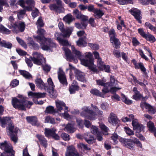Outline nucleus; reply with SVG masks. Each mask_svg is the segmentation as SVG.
Wrapping results in <instances>:
<instances>
[{"label":"nucleus","instance_id":"0eeeda50","mask_svg":"<svg viewBox=\"0 0 156 156\" xmlns=\"http://www.w3.org/2000/svg\"><path fill=\"white\" fill-rule=\"evenodd\" d=\"M24 100H19L16 98H13L12 104L13 107L16 109L21 110H25V106L24 104Z\"/></svg>","mask_w":156,"mask_h":156},{"label":"nucleus","instance_id":"dca6fc26","mask_svg":"<svg viewBox=\"0 0 156 156\" xmlns=\"http://www.w3.org/2000/svg\"><path fill=\"white\" fill-rule=\"evenodd\" d=\"M108 122L112 125L116 124L119 122L116 115L113 113L110 114L108 119Z\"/></svg>","mask_w":156,"mask_h":156},{"label":"nucleus","instance_id":"13d9d810","mask_svg":"<svg viewBox=\"0 0 156 156\" xmlns=\"http://www.w3.org/2000/svg\"><path fill=\"white\" fill-rule=\"evenodd\" d=\"M18 17L19 19L22 18L25 13V11L24 10H18L16 12Z\"/></svg>","mask_w":156,"mask_h":156},{"label":"nucleus","instance_id":"ddd939ff","mask_svg":"<svg viewBox=\"0 0 156 156\" xmlns=\"http://www.w3.org/2000/svg\"><path fill=\"white\" fill-rule=\"evenodd\" d=\"M108 92V90L105 89L104 88L102 90L101 92L95 88L92 89L90 91L92 94L103 98L104 97L105 95Z\"/></svg>","mask_w":156,"mask_h":156},{"label":"nucleus","instance_id":"423d86ee","mask_svg":"<svg viewBox=\"0 0 156 156\" xmlns=\"http://www.w3.org/2000/svg\"><path fill=\"white\" fill-rule=\"evenodd\" d=\"M9 29L14 33L16 34L23 32L25 28V24L22 22L12 23L9 27Z\"/></svg>","mask_w":156,"mask_h":156},{"label":"nucleus","instance_id":"5fc2aeb1","mask_svg":"<svg viewBox=\"0 0 156 156\" xmlns=\"http://www.w3.org/2000/svg\"><path fill=\"white\" fill-rule=\"evenodd\" d=\"M145 26L146 27L149 28L151 30L155 32H156V27L153 26L149 22H147L146 23H145Z\"/></svg>","mask_w":156,"mask_h":156},{"label":"nucleus","instance_id":"bf43d9fd","mask_svg":"<svg viewBox=\"0 0 156 156\" xmlns=\"http://www.w3.org/2000/svg\"><path fill=\"white\" fill-rule=\"evenodd\" d=\"M118 136L116 133H114L112 134L111 139L113 140L114 144H116L118 143Z\"/></svg>","mask_w":156,"mask_h":156},{"label":"nucleus","instance_id":"f03ea898","mask_svg":"<svg viewBox=\"0 0 156 156\" xmlns=\"http://www.w3.org/2000/svg\"><path fill=\"white\" fill-rule=\"evenodd\" d=\"M94 111L90 110L88 107L84 106L82 109L81 115L90 120H93L97 118L103 114L102 111L98 109L96 106L93 107Z\"/></svg>","mask_w":156,"mask_h":156},{"label":"nucleus","instance_id":"20e7f679","mask_svg":"<svg viewBox=\"0 0 156 156\" xmlns=\"http://www.w3.org/2000/svg\"><path fill=\"white\" fill-rule=\"evenodd\" d=\"M33 57L31 58V59L34 64L38 65L42 64L43 70L46 72H48L50 70L51 67L49 66L42 64L43 63H45V59L43 55L36 52L33 54Z\"/></svg>","mask_w":156,"mask_h":156},{"label":"nucleus","instance_id":"393cba45","mask_svg":"<svg viewBox=\"0 0 156 156\" xmlns=\"http://www.w3.org/2000/svg\"><path fill=\"white\" fill-rule=\"evenodd\" d=\"M35 84L37 87L41 89L45 88V85L42 80L41 78H37L35 80Z\"/></svg>","mask_w":156,"mask_h":156},{"label":"nucleus","instance_id":"3c124183","mask_svg":"<svg viewBox=\"0 0 156 156\" xmlns=\"http://www.w3.org/2000/svg\"><path fill=\"white\" fill-rule=\"evenodd\" d=\"M16 39L18 42V43L22 47L24 48H26L27 47V46L26 43L24 42V41L20 39L18 37H16Z\"/></svg>","mask_w":156,"mask_h":156},{"label":"nucleus","instance_id":"f704fd0d","mask_svg":"<svg viewBox=\"0 0 156 156\" xmlns=\"http://www.w3.org/2000/svg\"><path fill=\"white\" fill-rule=\"evenodd\" d=\"M49 8L50 10L52 11H55L56 12H61L60 9H61L60 7H59L55 4H51L49 6Z\"/></svg>","mask_w":156,"mask_h":156},{"label":"nucleus","instance_id":"c756f323","mask_svg":"<svg viewBox=\"0 0 156 156\" xmlns=\"http://www.w3.org/2000/svg\"><path fill=\"white\" fill-rule=\"evenodd\" d=\"M63 20L66 23L69 24L74 20L73 16L70 14H68L63 19Z\"/></svg>","mask_w":156,"mask_h":156},{"label":"nucleus","instance_id":"680f3d73","mask_svg":"<svg viewBox=\"0 0 156 156\" xmlns=\"http://www.w3.org/2000/svg\"><path fill=\"white\" fill-rule=\"evenodd\" d=\"M36 24L37 26V28L39 27H43L44 26V23L41 17L39 18Z\"/></svg>","mask_w":156,"mask_h":156},{"label":"nucleus","instance_id":"c03bdc74","mask_svg":"<svg viewBox=\"0 0 156 156\" xmlns=\"http://www.w3.org/2000/svg\"><path fill=\"white\" fill-rule=\"evenodd\" d=\"M140 2L143 5H147L149 3L154 5L155 3L154 0H139Z\"/></svg>","mask_w":156,"mask_h":156},{"label":"nucleus","instance_id":"6e6d98bb","mask_svg":"<svg viewBox=\"0 0 156 156\" xmlns=\"http://www.w3.org/2000/svg\"><path fill=\"white\" fill-rule=\"evenodd\" d=\"M117 3L121 5H123L125 4L128 2L130 3H132L133 0H116Z\"/></svg>","mask_w":156,"mask_h":156},{"label":"nucleus","instance_id":"49530a36","mask_svg":"<svg viewBox=\"0 0 156 156\" xmlns=\"http://www.w3.org/2000/svg\"><path fill=\"white\" fill-rule=\"evenodd\" d=\"M132 143L133 144V146H134V144H137L138 147L141 149L142 148V144L138 139L135 138L132 139Z\"/></svg>","mask_w":156,"mask_h":156},{"label":"nucleus","instance_id":"473e14b6","mask_svg":"<svg viewBox=\"0 0 156 156\" xmlns=\"http://www.w3.org/2000/svg\"><path fill=\"white\" fill-rule=\"evenodd\" d=\"M110 41L112 45H114V47L116 48H118L120 45V44L119 40L116 37L110 39Z\"/></svg>","mask_w":156,"mask_h":156},{"label":"nucleus","instance_id":"9b49d317","mask_svg":"<svg viewBox=\"0 0 156 156\" xmlns=\"http://www.w3.org/2000/svg\"><path fill=\"white\" fill-rule=\"evenodd\" d=\"M58 78L61 83L62 84L67 85V83L66 77L62 70L60 68H59L58 72Z\"/></svg>","mask_w":156,"mask_h":156},{"label":"nucleus","instance_id":"1a4fd4ad","mask_svg":"<svg viewBox=\"0 0 156 156\" xmlns=\"http://www.w3.org/2000/svg\"><path fill=\"white\" fill-rule=\"evenodd\" d=\"M56 129L54 128H52L51 129H45V134L47 137L52 136L53 138L56 140L59 139L60 137L55 133Z\"/></svg>","mask_w":156,"mask_h":156},{"label":"nucleus","instance_id":"0e129e2a","mask_svg":"<svg viewBox=\"0 0 156 156\" xmlns=\"http://www.w3.org/2000/svg\"><path fill=\"white\" fill-rule=\"evenodd\" d=\"M77 36L82 38H87V35L83 30L77 32Z\"/></svg>","mask_w":156,"mask_h":156},{"label":"nucleus","instance_id":"09e8293b","mask_svg":"<svg viewBox=\"0 0 156 156\" xmlns=\"http://www.w3.org/2000/svg\"><path fill=\"white\" fill-rule=\"evenodd\" d=\"M0 45L5 48H10L12 47V44L11 43H6L5 41H2L0 42Z\"/></svg>","mask_w":156,"mask_h":156},{"label":"nucleus","instance_id":"f8f14e48","mask_svg":"<svg viewBox=\"0 0 156 156\" xmlns=\"http://www.w3.org/2000/svg\"><path fill=\"white\" fill-rule=\"evenodd\" d=\"M120 142L123 145L131 149L133 148V144L132 143V139H126L123 138H120L119 139Z\"/></svg>","mask_w":156,"mask_h":156},{"label":"nucleus","instance_id":"de8ad7c7","mask_svg":"<svg viewBox=\"0 0 156 156\" xmlns=\"http://www.w3.org/2000/svg\"><path fill=\"white\" fill-rule=\"evenodd\" d=\"M49 93L50 96L52 98H55L57 96V94L56 91L55 90L54 88H50Z\"/></svg>","mask_w":156,"mask_h":156},{"label":"nucleus","instance_id":"79ce46f5","mask_svg":"<svg viewBox=\"0 0 156 156\" xmlns=\"http://www.w3.org/2000/svg\"><path fill=\"white\" fill-rule=\"evenodd\" d=\"M19 72L21 74L26 78L30 79L32 77L31 75L26 71L20 70Z\"/></svg>","mask_w":156,"mask_h":156},{"label":"nucleus","instance_id":"a211bd4d","mask_svg":"<svg viewBox=\"0 0 156 156\" xmlns=\"http://www.w3.org/2000/svg\"><path fill=\"white\" fill-rule=\"evenodd\" d=\"M0 122L1 123V126L3 127H5V125L8 123H9V126L11 125L13 126L12 124H11V120L9 117H5L2 118L0 117Z\"/></svg>","mask_w":156,"mask_h":156},{"label":"nucleus","instance_id":"4be33fe9","mask_svg":"<svg viewBox=\"0 0 156 156\" xmlns=\"http://www.w3.org/2000/svg\"><path fill=\"white\" fill-rule=\"evenodd\" d=\"M62 49L65 52L67 60L71 61L74 59V57L72 55L71 52L69 49L66 47H63Z\"/></svg>","mask_w":156,"mask_h":156},{"label":"nucleus","instance_id":"774afa93","mask_svg":"<svg viewBox=\"0 0 156 156\" xmlns=\"http://www.w3.org/2000/svg\"><path fill=\"white\" fill-rule=\"evenodd\" d=\"M144 129V126L142 124H140L136 128H135L134 129L136 130V132H140L143 131Z\"/></svg>","mask_w":156,"mask_h":156},{"label":"nucleus","instance_id":"338daca9","mask_svg":"<svg viewBox=\"0 0 156 156\" xmlns=\"http://www.w3.org/2000/svg\"><path fill=\"white\" fill-rule=\"evenodd\" d=\"M59 43L60 44L63 46H67L69 45L68 41L66 40L62 39Z\"/></svg>","mask_w":156,"mask_h":156},{"label":"nucleus","instance_id":"72a5a7b5","mask_svg":"<svg viewBox=\"0 0 156 156\" xmlns=\"http://www.w3.org/2000/svg\"><path fill=\"white\" fill-rule=\"evenodd\" d=\"M147 126L149 131L155 132H156V128L154 125L153 122L151 121H149L147 123Z\"/></svg>","mask_w":156,"mask_h":156},{"label":"nucleus","instance_id":"cd10ccee","mask_svg":"<svg viewBox=\"0 0 156 156\" xmlns=\"http://www.w3.org/2000/svg\"><path fill=\"white\" fill-rule=\"evenodd\" d=\"M29 96H31L33 97L37 98H42L45 97L46 93H34L30 92L28 93Z\"/></svg>","mask_w":156,"mask_h":156},{"label":"nucleus","instance_id":"2eb2a0df","mask_svg":"<svg viewBox=\"0 0 156 156\" xmlns=\"http://www.w3.org/2000/svg\"><path fill=\"white\" fill-rule=\"evenodd\" d=\"M141 107L143 109L145 108L147 109L149 113L151 114H154L156 112V110L154 109L150 105L145 102H142L140 105Z\"/></svg>","mask_w":156,"mask_h":156},{"label":"nucleus","instance_id":"a878e982","mask_svg":"<svg viewBox=\"0 0 156 156\" xmlns=\"http://www.w3.org/2000/svg\"><path fill=\"white\" fill-rule=\"evenodd\" d=\"M56 106L57 112H61L63 109V107L65 106V103L62 101L60 100H57L55 101Z\"/></svg>","mask_w":156,"mask_h":156},{"label":"nucleus","instance_id":"8fccbe9b","mask_svg":"<svg viewBox=\"0 0 156 156\" xmlns=\"http://www.w3.org/2000/svg\"><path fill=\"white\" fill-rule=\"evenodd\" d=\"M44 122L45 123H50L52 124H54L55 123L54 119L49 116H47L45 118Z\"/></svg>","mask_w":156,"mask_h":156},{"label":"nucleus","instance_id":"2f4dec72","mask_svg":"<svg viewBox=\"0 0 156 156\" xmlns=\"http://www.w3.org/2000/svg\"><path fill=\"white\" fill-rule=\"evenodd\" d=\"M37 137L44 147H46L47 145V141L44 138L42 135L37 134L36 135Z\"/></svg>","mask_w":156,"mask_h":156},{"label":"nucleus","instance_id":"7ed1b4c3","mask_svg":"<svg viewBox=\"0 0 156 156\" xmlns=\"http://www.w3.org/2000/svg\"><path fill=\"white\" fill-rule=\"evenodd\" d=\"M84 57L87 59H81V63L84 66L88 67V69L93 72L98 71L97 66L94 63V59L92 58V54L90 52H86L84 53Z\"/></svg>","mask_w":156,"mask_h":156},{"label":"nucleus","instance_id":"b1692460","mask_svg":"<svg viewBox=\"0 0 156 156\" xmlns=\"http://www.w3.org/2000/svg\"><path fill=\"white\" fill-rule=\"evenodd\" d=\"M71 48L73 54L81 61L82 57V52L76 49L73 46H72Z\"/></svg>","mask_w":156,"mask_h":156},{"label":"nucleus","instance_id":"c9c22d12","mask_svg":"<svg viewBox=\"0 0 156 156\" xmlns=\"http://www.w3.org/2000/svg\"><path fill=\"white\" fill-rule=\"evenodd\" d=\"M93 12L94 16L97 19L100 18L104 15V13L102 11L97 9H95Z\"/></svg>","mask_w":156,"mask_h":156},{"label":"nucleus","instance_id":"9d476101","mask_svg":"<svg viewBox=\"0 0 156 156\" xmlns=\"http://www.w3.org/2000/svg\"><path fill=\"white\" fill-rule=\"evenodd\" d=\"M8 130L9 131L8 132V134L11 136V139L14 143H16L17 141V138L16 136L12 135V133H16L18 130V129L17 128H14V126H9L8 128Z\"/></svg>","mask_w":156,"mask_h":156},{"label":"nucleus","instance_id":"37998d69","mask_svg":"<svg viewBox=\"0 0 156 156\" xmlns=\"http://www.w3.org/2000/svg\"><path fill=\"white\" fill-rule=\"evenodd\" d=\"M121 96L122 100L127 105H130L132 103V101L128 99L125 95L122 94Z\"/></svg>","mask_w":156,"mask_h":156},{"label":"nucleus","instance_id":"864d4df0","mask_svg":"<svg viewBox=\"0 0 156 156\" xmlns=\"http://www.w3.org/2000/svg\"><path fill=\"white\" fill-rule=\"evenodd\" d=\"M59 115L62 117H63L64 118L68 120H70L71 119V116L66 111H65L63 113H60Z\"/></svg>","mask_w":156,"mask_h":156},{"label":"nucleus","instance_id":"39448f33","mask_svg":"<svg viewBox=\"0 0 156 156\" xmlns=\"http://www.w3.org/2000/svg\"><path fill=\"white\" fill-rule=\"evenodd\" d=\"M0 148L5 151L1 154V156H14V152L10 144L7 141L1 143Z\"/></svg>","mask_w":156,"mask_h":156},{"label":"nucleus","instance_id":"052dcab7","mask_svg":"<svg viewBox=\"0 0 156 156\" xmlns=\"http://www.w3.org/2000/svg\"><path fill=\"white\" fill-rule=\"evenodd\" d=\"M77 146L79 148L84 149L86 150H89L90 148L87 147L86 145L82 143H80L77 144Z\"/></svg>","mask_w":156,"mask_h":156},{"label":"nucleus","instance_id":"ea45409f","mask_svg":"<svg viewBox=\"0 0 156 156\" xmlns=\"http://www.w3.org/2000/svg\"><path fill=\"white\" fill-rule=\"evenodd\" d=\"M45 113L55 114L57 111L54 109L53 107L50 106L47 107L45 110Z\"/></svg>","mask_w":156,"mask_h":156},{"label":"nucleus","instance_id":"e2e57ef3","mask_svg":"<svg viewBox=\"0 0 156 156\" xmlns=\"http://www.w3.org/2000/svg\"><path fill=\"white\" fill-rule=\"evenodd\" d=\"M100 127L101 129L103 131L105 132V133H104V134L106 135L107 134V133H106L108 130V129L107 127L105 126V125L101 123L100 124Z\"/></svg>","mask_w":156,"mask_h":156},{"label":"nucleus","instance_id":"603ef678","mask_svg":"<svg viewBox=\"0 0 156 156\" xmlns=\"http://www.w3.org/2000/svg\"><path fill=\"white\" fill-rule=\"evenodd\" d=\"M147 41H149L151 42H154L155 41V39L154 36L150 34H147L144 38Z\"/></svg>","mask_w":156,"mask_h":156},{"label":"nucleus","instance_id":"4468645a","mask_svg":"<svg viewBox=\"0 0 156 156\" xmlns=\"http://www.w3.org/2000/svg\"><path fill=\"white\" fill-rule=\"evenodd\" d=\"M130 12L132 15L134 16L138 22L141 23V20L142 19V16L140 10L136 9H134L131 10Z\"/></svg>","mask_w":156,"mask_h":156},{"label":"nucleus","instance_id":"a19ab883","mask_svg":"<svg viewBox=\"0 0 156 156\" xmlns=\"http://www.w3.org/2000/svg\"><path fill=\"white\" fill-rule=\"evenodd\" d=\"M97 66L98 69L101 70H102L104 69L105 64L102 61L101 59H99L97 61Z\"/></svg>","mask_w":156,"mask_h":156},{"label":"nucleus","instance_id":"e433bc0d","mask_svg":"<svg viewBox=\"0 0 156 156\" xmlns=\"http://www.w3.org/2000/svg\"><path fill=\"white\" fill-rule=\"evenodd\" d=\"M66 132L68 133H73L75 131V129L73 128V126L70 124L67 125L64 129Z\"/></svg>","mask_w":156,"mask_h":156},{"label":"nucleus","instance_id":"7c9ffc66","mask_svg":"<svg viewBox=\"0 0 156 156\" xmlns=\"http://www.w3.org/2000/svg\"><path fill=\"white\" fill-rule=\"evenodd\" d=\"M76 76L80 81L84 82L86 81L84 74L79 71L76 72Z\"/></svg>","mask_w":156,"mask_h":156},{"label":"nucleus","instance_id":"bb28decb","mask_svg":"<svg viewBox=\"0 0 156 156\" xmlns=\"http://www.w3.org/2000/svg\"><path fill=\"white\" fill-rule=\"evenodd\" d=\"M96 81L97 85H98L103 86L104 87V88L108 87V85L109 83H108V82H106V80L104 78L96 80Z\"/></svg>","mask_w":156,"mask_h":156},{"label":"nucleus","instance_id":"aec40b11","mask_svg":"<svg viewBox=\"0 0 156 156\" xmlns=\"http://www.w3.org/2000/svg\"><path fill=\"white\" fill-rule=\"evenodd\" d=\"M76 151L75 148L73 146L68 147L65 154L66 156H73Z\"/></svg>","mask_w":156,"mask_h":156},{"label":"nucleus","instance_id":"4c0bfd02","mask_svg":"<svg viewBox=\"0 0 156 156\" xmlns=\"http://www.w3.org/2000/svg\"><path fill=\"white\" fill-rule=\"evenodd\" d=\"M26 119L27 122L32 125H35L37 122V119L35 117H27Z\"/></svg>","mask_w":156,"mask_h":156},{"label":"nucleus","instance_id":"f257e3e1","mask_svg":"<svg viewBox=\"0 0 156 156\" xmlns=\"http://www.w3.org/2000/svg\"><path fill=\"white\" fill-rule=\"evenodd\" d=\"M37 33L38 35L34 36V37L40 43L42 49L47 51H52V48L55 47V44L50 39H46L43 37L40 36L44 34L45 31L43 29L38 28Z\"/></svg>","mask_w":156,"mask_h":156},{"label":"nucleus","instance_id":"69168bd1","mask_svg":"<svg viewBox=\"0 0 156 156\" xmlns=\"http://www.w3.org/2000/svg\"><path fill=\"white\" fill-rule=\"evenodd\" d=\"M89 46L92 49L94 50H98L99 48V45L96 44L89 43Z\"/></svg>","mask_w":156,"mask_h":156},{"label":"nucleus","instance_id":"412c9836","mask_svg":"<svg viewBox=\"0 0 156 156\" xmlns=\"http://www.w3.org/2000/svg\"><path fill=\"white\" fill-rule=\"evenodd\" d=\"M132 62L135 66V67L136 69H138L140 68L144 73H145L146 69L144 67L143 63L140 62L139 63H137L135 59L133 60Z\"/></svg>","mask_w":156,"mask_h":156},{"label":"nucleus","instance_id":"c85d7f7f","mask_svg":"<svg viewBox=\"0 0 156 156\" xmlns=\"http://www.w3.org/2000/svg\"><path fill=\"white\" fill-rule=\"evenodd\" d=\"M28 40L29 41L28 43V45L30 48L35 50L39 49V46L38 45L34 43L31 38H28Z\"/></svg>","mask_w":156,"mask_h":156},{"label":"nucleus","instance_id":"6ab92c4d","mask_svg":"<svg viewBox=\"0 0 156 156\" xmlns=\"http://www.w3.org/2000/svg\"><path fill=\"white\" fill-rule=\"evenodd\" d=\"M79 89V87L76 81H74L71 85L69 86V90L71 94H74L76 90Z\"/></svg>","mask_w":156,"mask_h":156},{"label":"nucleus","instance_id":"f3484780","mask_svg":"<svg viewBox=\"0 0 156 156\" xmlns=\"http://www.w3.org/2000/svg\"><path fill=\"white\" fill-rule=\"evenodd\" d=\"M83 137L86 142L89 144H92L94 142V138L90 133H87L84 134Z\"/></svg>","mask_w":156,"mask_h":156},{"label":"nucleus","instance_id":"5701e85b","mask_svg":"<svg viewBox=\"0 0 156 156\" xmlns=\"http://www.w3.org/2000/svg\"><path fill=\"white\" fill-rule=\"evenodd\" d=\"M87 38H82L81 37L76 41L77 45L80 47H83L87 45Z\"/></svg>","mask_w":156,"mask_h":156},{"label":"nucleus","instance_id":"58836bf2","mask_svg":"<svg viewBox=\"0 0 156 156\" xmlns=\"http://www.w3.org/2000/svg\"><path fill=\"white\" fill-rule=\"evenodd\" d=\"M109 83L108 85V87H111L114 85H116L117 84V81L112 76L110 77V81L108 82Z\"/></svg>","mask_w":156,"mask_h":156},{"label":"nucleus","instance_id":"4d7b16f0","mask_svg":"<svg viewBox=\"0 0 156 156\" xmlns=\"http://www.w3.org/2000/svg\"><path fill=\"white\" fill-rule=\"evenodd\" d=\"M124 130L126 133L129 135H131L134 134V133L133 130L127 127H125L124 128Z\"/></svg>","mask_w":156,"mask_h":156},{"label":"nucleus","instance_id":"6e6552de","mask_svg":"<svg viewBox=\"0 0 156 156\" xmlns=\"http://www.w3.org/2000/svg\"><path fill=\"white\" fill-rule=\"evenodd\" d=\"M58 26L59 29L62 32L63 37H69L73 31V28L70 27L64 29L63 24L62 22H60L59 23Z\"/></svg>","mask_w":156,"mask_h":156},{"label":"nucleus","instance_id":"a18cd8bd","mask_svg":"<svg viewBox=\"0 0 156 156\" xmlns=\"http://www.w3.org/2000/svg\"><path fill=\"white\" fill-rule=\"evenodd\" d=\"M108 87H107V88H104L105 89L108 90V92H107V93L110 92L112 94H113L114 93H115L118 90H119L121 88L119 87H111L110 89H109Z\"/></svg>","mask_w":156,"mask_h":156}]
</instances>
